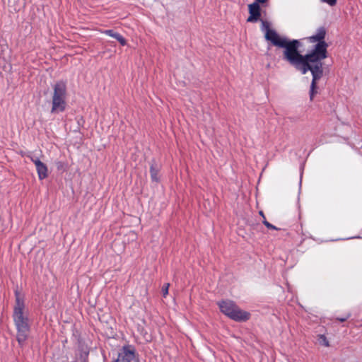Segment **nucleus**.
Returning <instances> with one entry per match:
<instances>
[{"mask_svg": "<svg viewBox=\"0 0 362 362\" xmlns=\"http://www.w3.org/2000/svg\"><path fill=\"white\" fill-rule=\"evenodd\" d=\"M218 305L222 313L235 321H246L250 317L248 312L241 310L231 300H221Z\"/></svg>", "mask_w": 362, "mask_h": 362, "instance_id": "7ed1b4c3", "label": "nucleus"}, {"mask_svg": "<svg viewBox=\"0 0 362 362\" xmlns=\"http://www.w3.org/2000/svg\"><path fill=\"white\" fill-rule=\"evenodd\" d=\"M115 362H136L134 349L132 346H124L119 352Z\"/></svg>", "mask_w": 362, "mask_h": 362, "instance_id": "39448f33", "label": "nucleus"}, {"mask_svg": "<svg viewBox=\"0 0 362 362\" xmlns=\"http://www.w3.org/2000/svg\"><path fill=\"white\" fill-rule=\"evenodd\" d=\"M151 179L153 181L157 182L158 180L157 170L154 168L153 166L151 167Z\"/></svg>", "mask_w": 362, "mask_h": 362, "instance_id": "9d476101", "label": "nucleus"}, {"mask_svg": "<svg viewBox=\"0 0 362 362\" xmlns=\"http://www.w3.org/2000/svg\"><path fill=\"white\" fill-rule=\"evenodd\" d=\"M103 33H105V35H107L108 36H110V37H112L113 38H115V39H117V37L119 35V33H115V32H114L112 30H104Z\"/></svg>", "mask_w": 362, "mask_h": 362, "instance_id": "9b49d317", "label": "nucleus"}, {"mask_svg": "<svg viewBox=\"0 0 362 362\" xmlns=\"http://www.w3.org/2000/svg\"><path fill=\"white\" fill-rule=\"evenodd\" d=\"M259 215L262 216L264 219L265 218V216H264V215L262 211H259Z\"/></svg>", "mask_w": 362, "mask_h": 362, "instance_id": "f3484780", "label": "nucleus"}, {"mask_svg": "<svg viewBox=\"0 0 362 362\" xmlns=\"http://www.w3.org/2000/svg\"><path fill=\"white\" fill-rule=\"evenodd\" d=\"M170 284L167 283L165 284L163 288H162V293L163 297H166V296L168 294V289H169Z\"/></svg>", "mask_w": 362, "mask_h": 362, "instance_id": "ddd939ff", "label": "nucleus"}, {"mask_svg": "<svg viewBox=\"0 0 362 362\" xmlns=\"http://www.w3.org/2000/svg\"><path fill=\"white\" fill-rule=\"evenodd\" d=\"M323 3H326L328 5L332 6H334L337 3V0H320Z\"/></svg>", "mask_w": 362, "mask_h": 362, "instance_id": "4468645a", "label": "nucleus"}, {"mask_svg": "<svg viewBox=\"0 0 362 362\" xmlns=\"http://www.w3.org/2000/svg\"><path fill=\"white\" fill-rule=\"evenodd\" d=\"M345 320H346V318H341L339 320H340V321H341V322H343V321H344Z\"/></svg>", "mask_w": 362, "mask_h": 362, "instance_id": "a211bd4d", "label": "nucleus"}, {"mask_svg": "<svg viewBox=\"0 0 362 362\" xmlns=\"http://www.w3.org/2000/svg\"><path fill=\"white\" fill-rule=\"evenodd\" d=\"M250 16L247 18L248 22H256L260 16V7L257 3H252L248 6Z\"/></svg>", "mask_w": 362, "mask_h": 362, "instance_id": "0eeeda50", "label": "nucleus"}, {"mask_svg": "<svg viewBox=\"0 0 362 362\" xmlns=\"http://www.w3.org/2000/svg\"><path fill=\"white\" fill-rule=\"evenodd\" d=\"M53 90L51 112L52 113L63 112L66 106V88L65 83L62 81L57 82L54 86Z\"/></svg>", "mask_w": 362, "mask_h": 362, "instance_id": "20e7f679", "label": "nucleus"}, {"mask_svg": "<svg viewBox=\"0 0 362 362\" xmlns=\"http://www.w3.org/2000/svg\"><path fill=\"white\" fill-rule=\"evenodd\" d=\"M317 341L320 345L324 346H329V345L327 339L323 334H320L318 336Z\"/></svg>", "mask_w": 362, "mask_h": 362, "instance_id": "1a4fd4ad", "label": "nucleus"}, {"mask_svg": "<svg viewBox=\"0 0 362 362\" xmlns=\"http://www.w3.org/2000/svg\"><path fill=\"white\" fill-rule=\"evenodd\" d=\"M13 317L17 329V341L22 346L29 336L30 325L28 309L25 308L23 300L17 293Z\"/></svg>", "mask_w": 362, "mask_h": 362, "instance_id": "f03ea898", "label": "nucleus"}, {"mask_svg": "<svg viewBox=\"0 0 362 362\" xmlns=\"http://www.w3.org/2000/svg\"><path fill=\"white\" fill-rule=\"evenodd\" d=\"M262 223H264V225L269 229H272V230H277V228L276 226H274V225L271 224L270 223H269L266 218H264V220H263Z\"/></svg>", "mask_w": 362, "mask_h": 362, "instance_id": "f8f14e48", "label": "nucleus"}, {"mask_svg": "<svg viewBox=\"0 0 362 362\" xmlns=\"http://www.w3.org/2000/svg\"><path fill=\"white\" fill-rule=\"evenodd\" d=\"M325 30L324 28H320L317 30V33L315 35H313L312 36H310L309 37V41L310 42H317V45L315 46V47H316V46L320 44V43H322V42H324L325 45H326V48L327 47V45L326 44V42L325 41H323V39L325 38ZM315 48H314L312 52L315 49Z\"/></svg>", "mask_w": 362, "mask_h": 362, "instance_id": "6e6552de", "label": "nucleus"}, {"mask_svg": "<svg viewBox=\"0 0 362 362\" xmlns=\"http://www.w3.org/2000/svg\"><path fill=\"white\" fill-rule=\"evenodd\" d=\"M262 30L264 37L273 45L284 48V59L288 62L302 74L310 71L313 80L310 86V98L313 99L316 94V83L323 74L322 60L326 58V45L318 44L315 49L309 54L302 55L298 51L300 42L297 40H288L286 37L279 35L274 30L271 29L269 23L262 21Z\"/></svg>", "mask_w": 362, "mask_h": 362, "instance_id": "f257e3e1", "label": "nucleus"}, {"mask_svg": "<svg viewBox=\"0 0 362 362\" xmlns=\"http://www.w3.org/2000/svg\"><path fill=\"white\" fill-rule=\"evenodd\" d=\"M30 160L35 164L40 180H43L47 177V168L45 164L35 156H30Z\"/></svg>", "mask_w": 362, "mask_h": 362, "instance_id": "423d86ee", "label": "nucleus"}, {"mask_svg": "<svg viewBox=\"0 0 362 362\" xmlns=\"http://www.w3.org/2000/svg\"><path fill=\"white\" fill-rule=\"evenodd\" d=\"M267 1V0H255V3H257V4H264Z\"/></svg>", "mask_w": 362, "mask_h": 362, "instance_id": "dca6fc26", "label": "nucleus"}, {"mask_svg": "<svg viewBox=\"0 0 362 362\" xmlns=\"http://www.w3.org/2000/svg\"><path fill=\"white\" fill-rule=\"evenodd\" d=\"M116 40H117L122 45H126V40L121 35H119Z\"/></svg>", "mask_w": 362, "mask_h": 362, "instance_id": "2eb2a0df", "label": "nucleus"}]
</instances>
